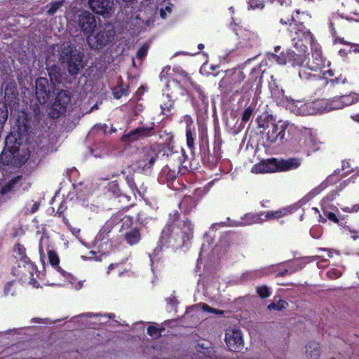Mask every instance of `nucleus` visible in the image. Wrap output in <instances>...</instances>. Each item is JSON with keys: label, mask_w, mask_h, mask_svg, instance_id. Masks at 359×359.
Instances as JSON below:
<instances>
[{"label": "nucleus", "mask_w": 359, "mask_h": 359, "mask_svg": "<svg viewBox=\"0 0 359 359\" xmlns=\"http://www.w3.org/2000/svg\"><path fill=\"white\" fill-rule=\"evenodd\" d=\"M310 262L309 257H297L293 255V271L302 269Z\"/></svg>", "instance_id": "79ce46f5"}, {"label": "nucleus", "mask_w": 359, "mask_h": 359, "mask_svg": "<svg viewBox=\"0 0 359 359\" xmlns=\"http://www.w3.org/2000/svg\"><path fill=\"white\" fill-rule=\"evenodd\" d=\"M196 199L189 196H185L180 203V208L186 213L189 212L194 208L196 206Z\"/></svg>", "instance_id": "72a5a7b5"}, {"label": "nucleus", "mask_w": 359, "mask_h": 359, "mask_svg": "<svg viewBox=\"0 0 359 359\" xmlns=\"http://www.w3.org/2000/svg\"><path fill=\"white\" fill-rule=\"evenodd\" d=\"M315 104L318 106V109L322 112H327L343 108V104H341L339 96L334 97L330 100H322L315 103Z\"/></svg>", "instance_id": "b1692460"}, {"label": "nucleus", "mask_w": 359, "mask_h": 359, "mask_svg": "<svg viewBox=\"0 0 359 359\" xmlns=\"http://www.w3.org/2000/svg\"><path fill=\"white\" fill-rule=\"evenodd\" d=\"M109 191H111L116 197L125 198L127 201L130 200V196L121 192L118 184L116 182H111L109 183Z\"/></svg>", "instance_id": "a19ab883"}, {"label": "nucleus", "mask_w": 359, "mask_h": 359, "mask_svg": "<svg viewBox=\"0 0 359 359\" xmlns=\"http://www.w3.org/2000/svg\"><path fill=\"white\" fill-rule=\"evenodd\" d=\"M159 155L168 160L169 165L177 169H180L181 166H183V163L187 158V155L182 148L175 150L173 147H163L159 149Z\"/></svg>", "instance_id": "1a4fd4ad"}, {"label": "nucleus", "mask_w": 359, "mask_h": 359, "mask_svg": "<svg viewBox=\"0 0 359 359\" xmlns=\"http://www.w3.org/2000/svg\"><path fill=\"white\" fill-rule=\"evenodd\" d=\"M166 90V100L161 104V109L162 114L168 116L170 114L175 100L178 99V94L181 96H184L185 95H189V93L182 86L180 82L174 79H168Z\"/></svg>", "instance_id": "423d86ee"}, {"label": "nucleus", "mask_w": 359, "mask_h": 359, "mask_svg": "<svg viewBox=\"0 0 359 359\" xmlns=\"http://www.w3.org/2000/svg\"><path fill=\"white\" fill-rule=\"evenodd\" d=\"M312 34L308 29H298L293 34V66L302 67L309 55V46L316 43Z\"/></svg>", "instance_id": "f03ea898"}, {"label": "nucleus", "mask_w": 359, "mask_h": 359, "mask_svg": "<svg viewBox=\"0 0 359 359\" xmlns=\"http://www.w3.org/2000/svg\"><path fill=\"white\" fill-rule=\"evenodd\" d=\"M114 36L113 30H100L94 37L88 36L87 40L90 46L95 49L102 48L109 43H111Z\"/></svg>", "instance_id": "6ab92c4d"}, {"label": "nucleus", "mask_w": 359, "mask_h": 359, "mask_svg": "<svg viewBox=\"0 0 359 359\" xmlns=\"http://www.w3.org/2000/svg\"><path fill=\"white\" fill-rule=\"evenodd\" d=\"M323 74L325 76L328 75V77L321 78L323 81H320V82L325 88H327L328 89L345 84L348 82L346 76L342 74L334 76V71L332 69L326 71Z\"/></svg>", "instance_id": "5701e85b"}, {"label": "nucleus", "mask_w": 359, "mask_h": 359, "mask_svg": "<svg viewBox=\"0 0 359 359\" xmlns=\"http://www.w3.org/2000/svg\"><path fill=\"white\" fill-rule=\"evenodd\" d=\"M63 1H55L46 6V8H48L46 11L48 15H53L57 10L63 5Z\"/></svg>", "instance_id": "de8ad7c7"}, {"label": "nucleus", "mask_w": 359, "mask_h": 359, "mask_svg": "<svg viewBox=\"0 0 359 359\" xmlns=\"http://www.w3.org/2000/svg\"><path fill=\"white\" fill-rule=\"evenodd\" d=\"M198 351L201 352L205 355H209L212 352L211 348H205L204 343L202 344H198Z\"/></svg>", "instance_id": "338daca9"}, {"label": "nucleus", "mask_w": 359, "mask_h": 359, "mask_svg": "<svg viewBox=\"0 0 359 359\" xmlns=\"http://www.w3.org/2000/svg\"><path fill=\"white\" fill-rule=\"evenodd\" d=\"M122 226L121 229H124L125 228H129L133 223V217L130 216H123L122 219Z\"/></svg>", "instance_id": "0e129e2a"}, {"label": "nucleus", "mask_w": 359, "mask_h": 359, "mask_svg": "<svg viewBox=\"0 0 359 359\" xmlns=\"http://www.w3.org/2000/svg\"><path fill=\"white\" fill-rule=\"evenodd\" d=\"M22 176L18 175L17 177H13L11 180L3 188L2 193H6L12 191L15 187V185L19 182L21 179Z\"/></svg>", "instance_id": "8fccbe9b"}, {"label": "nucleus", "mask_w": 359, "mask_h": 359, "mask_svg": "<svg viewBox=\"0 0 359 359\" xmlns=\"http://www.w3.org/2000/svg\"><path fill=\"white\" fill-rule=\"evenodd\" d=\"M291 212L292 208L290 206H287L278 210L268 211L266 212L262 213L261 215H264L265 219L271 220L281 218L285 215H290Z\"/></svg>", "instance_id": "473e14b6"}, {"label": "nucleus", "mask_w": 359, "mask_h": 359, "mask_svg": "<svg viewBox=\"0 0 359 359\" xmlns=\"http://www.w3.org/2000/svg\"><path fill=\"white\" fill-rule=\"evenodd\" d=\"M13 251L19 256L20 262L22 264H27V267L29 270H33L34 263L31 261L29 257H27L26 253V248L25 246L18 243L14 245Z\"/></svg>", "instance_id": "cd10ccee"}, {"label": "nucleus", "mask_w": 359, "mask_h": 359, "mask_svg": "<svg viewBox=\"0 0 359 359\" xmlns=\"http://www.w3.org/2000/svg\"><path fill=\"white\" fill-rule=\"evenodd\" d=\"M70 101L67 93L61 90L57 93L48 108V115L52 118H57L66 112L67 107Z\"/></svg>", "instance_id": "9d476101"}, {"label": "nucleus", "mask_w": 359, "mask_h": 359, "mask_svg": "<svg viewBox=\"0 0 359 359\" xmlns=\"http://www.w3.org/2000/svg\"><path fill=\"white\" fill-rule=\"evenodd\" d=\"M225 342L231 351H240L243 346L242 333L238 330H232L225 334Z\"/></svg>", "instance_id": "4be33fe9"}, {"label": "nucleus", "mask_w": 359, "mask_h": 359, "mask_svg": "<svg viewBox=\"0 0 359 359\" xmlns=\"http://www.w3.org/2000/svg\"><path fill=\"white\" fill-rule=\"evenodd\" d=\"M245 75L240 69L227 70L225 76L219 81V88L225 93H229L244 81Z\"/></svg>", "instance_id": "6e6552de"}, {"label": "nucleus", "mask_w": 359, "mask_h": 359, "mask_svg": "<svg viewBox=\"0 0 359 359\" xmlns=\"http://www.w3.org/2000/svg\"><path fill=\"white\" fill-rule=\"evenodd\" d=\"M285 304H287L286 302L282 299H280L278 302H271L267 306L269 311L276 310L280 311L285 308Z\"/></svg>", "instance_id": "13d9d810"}, {"label": "nucleus", "mask_w": 359, "mask_h": 359, "mask_svg": "<svg viewBox=\"0 0 359 359\" xmlns=\"http://www.w3.org/2000/svg\"><path fill=\"white\" fill-rule=\"evenodd\" d=\"M60 60L66 65L71 76L77 75L83 68V53L69 43H63L59 50Z\"/></svg>", "instance_id": "7ed1b4c3"}, {"label": "nucleus", "mask_w": 359, "mask_h": 359, "mask_svg": "<svg viewBox=\"0 0 359 359\" xmlns=\"http://www.w3.org/2000/svg\"><path fill=\"white\" fill-rule=\"evenodd\" d=\"M182 121L186 124V130H188L189 128H195L193 118L190 115H184L182 117Z\"/></svg>", "instance_id": "e2e57ef3"}, {"label": "nucleus", "mask_w": 359, "mask_h": 359, "mask_svg": "<svg viewBox=\"0 0 359 359\" xmlns=\"http://www.w3.org/2000/svg\"><path fill=\"white\" fill-rule=\"evenodd\" d=\"M299 77L302 81H312L314 82H320V81H323L320 76L311 74L310 72H307L305 69L299 70Z\"/></svg>", "instance_id": "a18cd8bd"}, {"label": "nucleus", "mask_w": 359, "mask_h": 359, "mask_svg": "<svg viewBox=\"0 0 359 359\" xmlns=\"http://www.w3.org/2000/svg\"><path fill=\"white\" fill-rule=\"evenodd\" d=\"M26 266L27 264L20 262L17 267L13 268L12 273L20 280L29 279L30 281L34 280V273L37 271L36 266L34 264L33 270H29Z\"/></svg>", "instance_id": "393cba45"}, {"label": "nucleus", "mask_w": 359, "mask_h": 359, "mask_svg": "<svg viewBox=\"0 0 359 359\" xmlns=\"http://www.w3.org/2000/svg\"><path fill=\"white\" fill-rule=\"evenodd\" d=\"M125 180L130 189L133 194L135 196L136 194H139L141 195L140 191L137 187V185L135 182V174L133 172H129L127 175H126Z\"/></svg>", "instance_id": "58836bf2"}, {"label": "nucleus", "mask_w": 359, "mask_h": 359, "mask_svg": "<svg viewBox=\"0 0 359 359\" xmlns=\"http://www.w3.org/2000/svg\"><path fill=\"white\" fill-rule=\"evenodd\" d=\"M258 126L259 128L267 130V140L270 144H273L278 140H283L287 124L283 121H279L276 123L271 116L269 119L259 122Z\"/></svg>", "instance_id": "0eeeda50"}, {"label": "nucleus", "mask_w": 359, "mask_h": 359, "mask_svg": "<svg viewBox=\"0 0 359 359\" xmlns=\"http://www.w3.org/2000/svg\"><path fill=\"white\" fill-rule=\"evenodd\" d=\"M341 175H340V170H335L334 172L331 175H330L325 180H329V178H331L329 181L327 182V187H329L331 184H336L338 181H339L341 178Z\"/></svg>", "instance_id": "603ef678"}, {"label": "nucleus", "mask_w": 359, "mask_h": 359, "mask_svg": "<svg viewBox=\"0 0 359 359\" xmlns=\"http://www.w3.org/2000/svg\"><path fill=\"white\" fill-rule=\"evenodd\" d=\"M257 294L262 299L269 297L271 292L269 288L266 285L259 286L256 288Z\"/></svg>", "instance_id": "4d7b16f0"}, {"label": "nucleus", "mask_w": 359, "mask_h": 359, "mask_svg": "<svg viewBox=\"0 0 359 359\" xmlns=\"http://www.w3.org/2000/svg\"><path fill=\"white\" fill-rule=\"evenodd\" d=\"M78 26L85 35L91 34L97 27V21L93 14L83 11L78 16Z\"/></svg>", "instance_id": "a211bd4d"}, {"label": "nucleus", "mask_w": 359, "mask_h": 359, "mask_svg": "<svg viewBox=\"0 0 359 359\" xmlns=\"http://www.w3.org/2000/svg\"><path fill=\"white\" fill-rule=\"evenodd\" d=\"M55 86L44 77H39L35 81V95L40 104H44L54 93Z\"/></svg>", "instance_id": "9b49d317"}, {"label": "nucleus", "mask_w": 359, "mask_h": 359, "mask_svg": "<svg viewBox=\"0 0 359 359\" xmlns=\"http://www.w3.org/2000/svg\"><path fill=\"white\" fill-rule=\"evenodd\" d=\"M194 226L188 218L181 219L180 213L175 210L170 212L168 219L163 226L156 248L154 250L150 259L155 257L165 247L174 250L182 249L193 237Z\"/></svg>", "instance_id": "f257e3e1"}, {"label": "nucleus", "mask_w": 359, "mask_h": 359, "mask_svg": "<svg viewBox=\"0 0 359 359\" xmlns=\"http://www.w3.org/2000/svg\"><path fill=\"white\" fill-rule=\"evenodd\" d=\"M331 178H329L327 180L323 181L318 186L313 188L309 193V195L311 197H314L317 195H318L320 192H322L325 189L327 188V182L329 181Z\"/></svg>", "instance_id": "3c124183"}, {"label": "nucleus", "mask_w": 359, "mask_h": 359, "mask_svg": "<svg viewBox=\"0 0 359 359\" xmlns=\"http://www.w3.org/2000/svg\"><path fill=\"white\" fill-rule=\"evenodd\" d=\"M123 215V212H118L116 214H114L107 221L108 222L111 223V225L114 227L116 225H117L122 221Z\"/></svg>", "instance_id": "680f3d73"}, {"label": "nucleus", "mask_w": 359, "mask_h": 359, "mask_svg": "<svg viewBox=\"0 0 359 359\" xmlns=\"http://www.w3.org/2000/svg\"><path fill=\"white\" fill-rule=\"evenodd\" d=\"M149 50V45L144 43L142 46L137 50L136 56L137 59L140 60H143L144 58L147 56Z\"/></svg>", "instance_id": "bf43d9fd"}, {"label": "nucleus", "mask_w": 359, "mask_h": 359, "mask_svg": "<svg viewBox=\"0 0 359 359\" xmlns=\"http://www.w3.org/2000/svg\"><path fill=\"white\" fill-rule=\"evenodd\" d=\"M158 157L159 149L152 147H145L143 149L142 156L137 161L136 165L142 170L150 169Z\"/></svg>", "instance_id": "2eb2a0df"}, {"label": "nucleus", "mask_w": 359, "mask_h": 359, "mask_svg": "<svg viewBox=\"0 0 359 359\" xmlns=\"http://www.w3.org/2000/svg\"><path fill=\"white\" fill-rule=\"evenodd\" d=\"M8 104L0 103V125H3L8 119Z\"/></svg>", "instance_id": "6e6d98bb"}, {"label": "nucleus", "mask_w": 359, "mask_h": 359, "mask_svg": "<svg viewBox=\"0 0 359 359\" xmlns=\"http://www.w3.org/2000/svg\"><path fill=\"white\" fill-rule=\"evenodd\" d=\"M18 90L15 81L12 80L6 83L4 89L5 103L11 110L18 107Z\"/></svg>", "instance_id": "412c9836"}, {"label": "nucleus", "mask_w": 359, "mask_h": 359, "mask_svg": "<svg viewBox=\"0 0 359 359\" xmlns=\"http://www.w3.org/2000/svg\"><path fill=\"white\" fill-rule=\"evenodd\" d=\"M272 158L262 160L261 162L255 164L252 167V172L254 173L273 172Z\"/></svg>", "instance_id": "7c9ffc66"}, {"label": "nucleus", "mask_w": 359, "mask_h": 359, "mask_svg": "<svg viewBox=\"0 0 359 359\" xmlns=\"http://www.w3.org/2000/svg\"><path fill=\"white\" fill-rule=\"evenodd\" d=\"M67 205L66 202L62 201L60 204V205H59V207H58V208H57V211H56V212L55 214V217H57L62 218V222L65 224V226H70V223H69L68 219L64 215V212L67 210Z\"/></svg>", "instance_id": "c03bdc74"}, {"label": "nucleus", "mask_w": 359, "mask_h": 359, "mask_svg": "<svg viewBox=\"0 0 359 359\" xmlns=\"http://www.w3.org/2000/svg\"><path fill=\"white\" fill-rule=\"evenodd\" d=\"M180 170L174 167L171 168L169 164H166L161 170L159 174V180L162 183H166L168 187L174 190L180 189L178 175Z\"/></svg>", "instance_id": "ddd939ff"}, {"label": "nucleus", "mask_w": 359, "mask_h": 359, "mask_svg": "<svg viewBox=\"0 0 359 359\" xmlns=\"http://www.w3.org/2000/svg\"><path fill=\"white\" fill-rule=\"evenodd\" d=\"M50 80L54 86L55 83H60L62 82V75L60 74V69L57 65H53L47 69Z\"/></svg>", "instance_id": "e433bc0d"}, {"label": "nucleus", "mask_w": 359, "mask_h": 359, "mask_svg": "<svg viewBox=\"0 0 359 359\" xmlns=\"http://www.w3.org/2000/svg\"><path fill=\"white\" fill-rule=\"evenodd\" d=\"M273 172L288 171L292 169V158L286 160L280 158H272Z\"/></svg>", "instance_id": "c756f323"}, {"label": "nucleus", "mask_w": 359, "mask_h": 359, "mask_svg": "<svg viewBox=\"0 0 359 359\" xmlns=\"http://www.w3.org/2000/svg\"><path fill=\"white\" fill-rule=\"evenodd\" d=\"M164 330V328H158L154 325H149L147 327V334L154 338H158L161 336V332Z\"/></svg>", "instance_id": "5fc2aeb1"}, {"label": "nucleus", "mask_w": 359, "mask_h": 359, "mask_svg": "<svg viewBox=\"0 0 359 359\" xmlns=\"http://www.w3.org/2000/svg\"><path fill=\"white\" fill-rule=\"evenodd\" d=\"M154 124L149 127H138L134 130H130L128 133L122 136V141L123 142H135L140 139L147 138L154 136L156 134Z\"/></svg>", "instance_id": "f3484780"}, {"label": "nucleus", "mask_w": 359, "mask_h": 359, "mask_svg": "<svg viewBox=\"0 0 359 359\" xmlns=\"http://www.w3.org/2000/svg\"><path fill=\"white\" fill-rule=\"evenodd\" d=\"M142 236L139 228L135 227L126 231L124 239L130 245H134L140 243Z\"/></svg>", "instance_id": "2f4dec72"}, {"label": "nucleus", "mask_w": 359, "mask_h": 359, "mask_svg": "<svg viewBox=\"0 0 359 359\" xmlns=\"http://www.w3.org/2000/svg\"><path fill=\"white\" fill-rule=\"evenodd\" d=\"M253 112L254 108L252 107L249 106L248 107H247L242 114L241 122L243 123H246L252 117Z\"/></svg>", "instance_id": "052dcab7"}, {"label": "nucleus", "mask_w": 359, "mask_h": 359, "mask_svg": "<svg viewBox=\"0 0 359 359\" xmlns=\"http://www.w3.org/2000/svg\"><path fill=\"white\" fill-rule=\"evenodd\" d=\"M48 262L51 266L55 267L57 266L60 263V258L58 255L55 250H48Z\"/></svg>", "instance_id": "864d4df0"}, {"label": "nucleus", "mask_w": 359, "mask_h": 359, "mask_svg": "<svg viewBox=\"0 0 359 359\" xmlns=\"http://www.w3.org/2000/svg\"><path fill=\"white\" fill-rule=\"evenodd\" d=\"M323 214L325 217H323L321 215L319 214L318 221L320 222L326 223L327 220L329 219L330 221L335 224H339V219L335 213L327 210H323Z\"/></svg>", "instance_id": "37998d69"}, {"label": "nucleus", "mask_w": 359, "mask_h": 359, "mask_svg": "<svg viewBox=\"0 0 359 359\" xmlns=\"http://www.w3.org/2000/svg\"><path fill=\"white\" fill-rule=\"evenodd\" d=\"M346 46L347 47L344 48H340L338 50V55L340 57H346L348 55V53H351V46Z\"/></svg>", "instance_id": "774afa93"}, {"label": "nucleus", "mask_w": 359, "mask_h": 359, "mask_svg": "<svg viewBox=\"0 0 359 359\" xmlns=\"http://www.w3.org/2000/svg\"><path fill=\"white\" fill-rule=\"evenodd\" d=\"M199 149L203 163L208 168H212L215 165V156L210 153L209 140L207 132L200 133Z\"/></svg>", "instance_id": "4468645a"}, {"label": "nucleus", "mask_w": 359, "mask_h": 359, "mask_svg": "<svg viewBox=\"0 0 359 359\" xmlns=\"http://www.w3.org/2000/svg\"><path fill=\"white\" fill-rule=\"evenodd\" d=\"M113 228L114 226L111 225V223L107 221L100 230L96 238L98 241H104L107 238Z\"/></svg>", "instance_id": "ea45409f"}, {"label": "nucleus", "mask_w": 359, "mask_h": 359, "mask_svg": "<svg viewBox=\"0 0 359 359\" xmlns=\"http://www.w3.org/2000/svg\"><path fill=\"white\" fill-rule=\"evenodd\" d=\"M311 56L312 60H306V67L309 70L318 72L324 68L327 63V59L324 57L321 46L317 42L311 45Z\"/></svg>", "instance_id": "f8f14e48"}, {"label": "nucleus", "mask_w": 359, "mask_h": 359, "mask_svg": "<svg viewBox=\"0 0 359 359\" xmlns=\"http://www.w3.org/2000/svg\"><path fill=\"white\" fill-rule=\"evenodd\" d=\"M327 276L331 279H337L341 276V273L335 269H332L327 272Z\"/></svg>", "instance_id": "69168bd1"}, {"label": "nucleus", "mask_w": 359, "mask_h": 359, "mask_svg": "<svg viewBox=\"0 0 359 359\" xmlns=\"http://www.w3.org/2000/svg\"><path fill=\"white\" fill-rule=\"evenodd\" d=\"M314 108L311 103H304L293 100V114L296 115L306 116L314 114Z\"/></svg>", "instance_id": "bb28decb"}, {"label": "nucleus", "mask_w": 359, "mask_h": 359, "mask_svg": "<svg viewBox=\"0 0 359 359\" xmlns=\"http://www.w3.org/2000/svg\"><path fill=\"white\" fill-rule=\"evenodd\" d=\"M262 82V76L259 67H254L250 74V78L245 85L242 87L241 90L246 93L252 89L256 85L259 86Z\"/></svg>", "instance_id": "a878e982"}, {"label": "nucleus", "mask_w": 359, "mask_h": 359, "mask_svg": "<svg viewBox=\"0 0 359 359\" xmlns=\"http://www.w3.org/2000/svg\"><path fill=\"white\" fill-rule=\"evenodd\" d=\"M190 86L193 88L195 93V94H194L191 91L187 90L189 93L188 95L191 99L192 106L197 109L202 105L207 107L208 105V96L202 87L195 81L191 82Z\"/></svg>", "instance_id": "aec40b11"}, {"label": "nucleus", "mask_w": 359, "mask_h": 359, "mask_svg": "<svg viewBox=\"0 0 359 359\" xmlns=\"http://www.w3.org/2000/svg\"><path fill=\"white\" fill-rule=\"evenodd\" d=\"M343 104V108L358 102L359 94L356 93H351L348 95L339 96Z\"/></svg>", "instance_id": "4c0bfd02"}, {"label": "nucleus", "mask_w": 359, "mask_h": 359, "mask_svg": "<svg viewBox=\"0 0 359 359\" xmlns=\"http://www.w3.org/2000/svg\"><path fill=\"white\" fill-rule=\"evenodd\" d=\"M308 18V15L305 13L304 12H302V13L299 12V10L296 11V18L293 17V22H294V27H293V31H298V29H306L305 28V26L304 25L305 21Z\"/></svg>", "instance_id": "c9c22d12"}, {"label": "nucleus", "mask_w": 359, "mask_h": 359, "mask_svg": "<svg viewBox=\"0 0 359 359\" xmlns=\"http://www.w3.org/2000/svg\"><path fill=\"white\" fill-rule=\"evenodd\" d=\"M282 97H278L277 100V104L278 106L285 107L288 109L292 106V98L284 95V90H281Z\"/></svg>", "instance_id": "09e8293b"}, {"label": "nucleus", "mask_w": 359, "mask_h": 359, "mask_svg": "<svg viewBox=\"0 0 359 359\" xmlns=\"http://www.w3.org/2000/svg\"><path fill=\"white\" fill-rule=\"evenodd\" d=\"M89 8L95 14L109 18L114 9L113 0H88Z\"/></svg>", "instance_id": "dca6fc26"}, {"label": "nucleus", "mask_w": 359, "mask_h": 359, "mask_svg": "<svg viewBox=\"0 0 359 359\" xmlns=\"http://www.w3.org/2000/svg\"><path fill=\"white\" fill-rule=\"evenodd\" d=\"M306 354L309 359H318L321 354L320 344L316 341H310L306 345Z\"/></svg>", "instance_id": "c85d7f7f"}, {"label": "nucleus", "mask_w": 359, "mask_h": 359, "mask_svg": "<svg viewBox=\"0 0 359 359\" xmlns=\"http://www.w3.org/2000/svg\"><path fill=\"white\" fill-rule=\"evenodd\" d=\"M196 139V133L195 128H189L186 130V142L187 147L191 152L194 154L196 151L195 141Z\"/></svg>", "instance_id": "f704fd0d"}, {"label": "nucleus", "mask_w": 359, "mask_h": 359, "mask_svg": "<svg viewBox=\"0 0 359 359\" xmlns=\"http://www.w3.org/2000/svg\"><path fill=\"white\" fill-rule=\"evenodd\" d=\"M316 138L311 128L293 129V154L308 156L315 150Z\"/></svg>", "instance_id": "20e7f679"}, {"label": "nucleus", "mask_w": 359, "mask_h": 359, "mask_svg": "<svg viewBox=\"0 0 359 359\" xmlns=\"http://www.w3.org/2000/svg\"><path fill=\"white\" fill-rule=\"evenodd\" d=\"M129 92V87H124L122 84L118 85L113 88V95L116 99H120L123 96L127 95Z\"/></svg>", "instance_id": "49530a36"}, {"label": "nucleus", "mask_w": 359, "mask_h": 359, "mask_svg": "<svg viewBox=\"0 0 359 359\" xmlns=\"http://www.w3.org/2000/svg\"><path fill=\"white\" fill-rule=\"evenodd\" d=\"M30 109L32 112H27L25 110H20L18 112L15 126L20 135L27 134L31 129L32 123L36 126L41 119V111L37 103L30 106Z\"/></svg>", "instance_id": "39448f33"}]
</instances>
